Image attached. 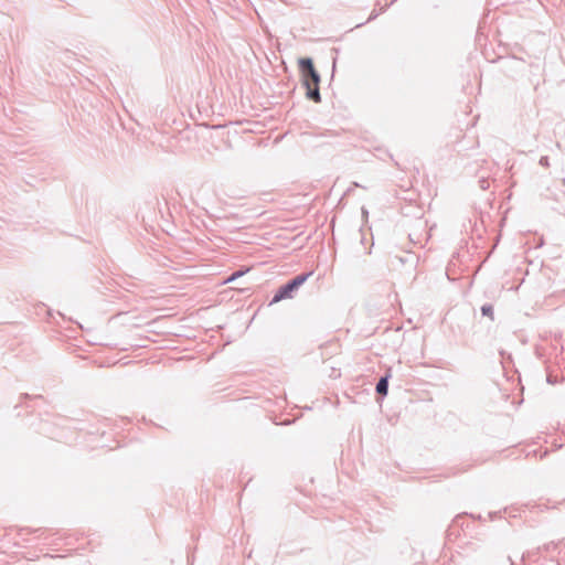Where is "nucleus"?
Wrapping results in <instances>:
<instances>
[{"label": "nucleus", "instance_id": "f257e3e1", "mask_svg": "<svg viewBox=\"0 0 565 565\" xmlns=\"http://www.w3.org/2000/svg\"><path fill=\"white\" fill-rule=\"evenodd\" d=\"M300 65L303 72V84L307 89V96L316 103L320 102L319 93V75L315 70L312 61L310 58H303L300 61Z\"/></svg>", "mask_w": 565, "mask_h": 565}, {"label": "nucleus", "instance_id": "f03ea898", "mask_svg": "<svg viewBox=\"0 0 565 565\" xmlns=\"http://www.w3.org/2000/svg\"><path fill=\"white\" fill-rule=\"evenodd\" d=\"M309 274H303L295 277L290 282L281 287L276 295L274 296L271 303H277L281 301L282 299L291 298L292 292L298 289L301 285L306 282V280L309 278Z\"/></svg>", "mask_w": 565, "mask_h": 565}, {"label": "nucleus", "instance_id": "7ed1b4c3", "mask_svg": "<svg viewBox=\"0 0 565 565\" xmlns=\"http://www.w3.org/2000/svg\"><path fill=\"white\" fill-rule=\"evenodd\" d=\"M481 313L484 317H489L491 321L494 320V310L491 303H484L481 306Z\"/></svg>", "mask_w": 565, "mask_h": 565}, {"label": "nucleus", "instance_id": "20e7f679", "mask_svg": "<svg viewBox=\"0 0 565 565\" xmlns=\"http://www.w3.org/2000/svg\"><path fill=\"white\" fill-rule=\"evenodd\" d=\"M376 392L381 395L387 394V379L386 377H383L379 381V383L376 385Z\"/></svg>", "mask_w": 565, "mask_h": 565}, {"label": "nucleus", "instance_id": "39448f33", "mask_svg": "<svg viewBox=\"0 0 565 565\" xmlns=\"http://www.w3.org/2000/svg\"><path fill=\"white\" fill-rule=\"evenodd\" d=\"M249 269H246L245 271L243 270H239V271H235L234 274H232L225 281L224 284H228L231 281H234L235 279H237L238 277L243 276L245 273H247Z\"/></svg>", "mask_w": 565, "mask_h": 565}, {"label": "nucleus", "instance_id": "423d86ee", "mask_svg": "<svg viewBox=\"0 0 565 565\" xmlns=\"http://www.w3.org/2000/svg\"><path fill=\"white\" fill-rule=\"evenodd\" d=\"M539 163H540L542 167H545V168L550 167V159H548V157H547V156H543V157H541V159H540Z\"/></svg>", "mask_w": 565, "mask_h": 565}, {"label": "nucleus", "instance_id": "0eeeda50", "mask_svg": "<svg viewBox=\"0 0 565 565\" xmlns=\"http://www.w3.org/2000/svg\"><path fill=\"white\" fill-rule=\"evenodd\" d=\"M479 183H480V188H481L482 190H486V189H488V186H489L488 181H487V180H484V179L479 180Z\"/></svg>", "mask_w": 565, "mask_h": 565}, {"label": "nucleus", "instance_id": "6e6552de", "mask_svg": "<svg viewBox=\"0 0 565 565\" xmlns=\"http://www.w3.org/2000/svg\"><path fill=\"white\" fill-rule=\"evenodd\" d=\"M545 550H546V551H550V550H552V546H550V544H547V545L545 546Z\"/></svg>", "mask_w": 565, "mask_h": 565}, {"label": "nucleus", "instance_id": "1a4fd4ad", "mask_svg": "<svg viewBox=\"0 0 565 565\" xmlns=\"http://www.w3.org/2000/svg\"><path fill=\"white\" fill-rule=\"evenodd\" d=\"M545 550H546V551H550V550H552V546H550V544H547V545L545 546Z\"/></svg>", "mask_w": 565, "mask_h": 565}, {"label": "nucleus", "instance_id": "9d476101", "mask_svg": "<svg viewBox=\"0 0 565 565\" xmlns=\"http://www.w3.org/2000/svg\"><path fill=\"white\" fill-rule=\"evenodd\" d=\"M547 382L552 383L551 376H547Z\"/></svg>", "mask_w": 565, "mask_h": 565}]
</instances>
